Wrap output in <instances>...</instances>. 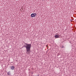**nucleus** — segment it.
<instances>
[{"mask_svg":"<svg viewBox=\"0 0 76 76\" xmlns=\"http://www.w3.org/2000/svg\"><path fill=\"white\" fill-rule=\"evenodd\" d=\"M47 46H48V45H46V47H47Z\"/></svg>","mask_w":76,"mask_h":76,"instance_id":"0eeeda50","label":"nucleus"},{"mask_svg":"<svg viewBox=\"0 0 76 76\" xmlns=\"http://www.w3.org/2000/svg\"><path fill=\"white\" fill-rule=\"evenodd\" d=\"M37 15V14L36 13H33L31 15V17H35Z\"/></svg>","mask_w":76,"mask_h":76,"instance_id":"7ed1b4c3","label":"nucleus"},{"mask_svg":"<svg viewBox=\"0 0 76 76\" xmlns=\"http://www.w3.org/2000/svg\"><path fill=\"white\" fill-rule=\"evenodd\" d=\"M61 35H59V34L56 35L55 36V38H60V37H61Z\"/></svg>","mask_w":76,"mask_h":76,"instance_id":"f03ea898","label":"nucleus"},{"mask_svg":"<svg viewBox=\"0 0 76 76\" xmlns=\"http://www.w3.org/2000/svg\"><path fill=\"white\" fill-rule=\"evenodd\" d=\"M7 75H10V72H7Z\"/></svg>","mask_w":76,"mask_h":76,"instance_id":"39448f33","label":"nucleus"},{"mask_svg":"<svg viewBox=\"0 0 76 76\" xmlns=\"http://www.w3.org/2000/svg\"><path fill=\"white\" fill-rule=\"evenodd\" d=\"M25 47H26V53L28 55H29L31 53V48L32 45L31 44H27L26 43H25Z\"/></svg>","mask_w":76,"mask_h":76,"instance_id":"f257e3e1","label":"nucleus"},{"mask_svg":"<svg viewBox=\"0 0 76 76\" xmlns=\"http://www.w3.org/2000/svg\"><path fill=\"white\" fill-rule=\"evenodd\" d=\"M42 1H44V0H42Z\"/></svg>","mask_w":76,"mask_h":76,"instance_id":"423d86ee","label":"nucleus"},{"mask_svg":"<svg viewBox=\"0 0 76 76\" xmlns=\"http://www.w3.org/2000/svg\"><path fill=\"white\" fill-rule=\"evenodd\" d=\"M15 67L14 66H12L11 67V68L12 70H14V69H15Z\"/></svg>","mask_w":76,"mask_h":76,"instance_id":"20e7f679","label":"nucleus"},{"mask_svg":"<svg viewBox=\"0 0 76 76\" xmlns=\"http://www.w3.org/2000/svg\"><path fill=\"white\" fill-rule=\"evenodd\" d=\"M38 76H39V75H38Z\"/></svg>","mask_w":76,"mask_h":76,"instance_id":"6e6552de","label":"nucleus"}]
</instances>
